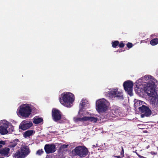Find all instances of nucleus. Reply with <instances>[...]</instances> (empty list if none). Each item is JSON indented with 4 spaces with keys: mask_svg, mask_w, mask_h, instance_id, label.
<instances>
[{
    "mask_svg": "<svg viewBox=\"0 0 158 158\" xmlns=\"http://www.w3.org/2000/svg\"><path fill=\"white\" fill-rule=\"evenodd\" d=\"M152 77V76L149 75L144 76L145 79L150 80L148 81V82L145 84L144 91L147 93L148 96L152 97L150 103L154 106L158 103V95L155 90V88L156 87V83H157V81L154 79L151 80Z\"/></svg>",
    "mask_w": 158,
    "mask_h": 158,
    "instance_id": "nucleus-1",
    "label": "nucleus"
},
{
    "mask_svg": "<svg viewBox=\"0 0 158 158\" xmlns=\"http://www.w3.org/2000/svg\"><path fill=\"white\" fill-rule=\"evenodd\" d=\"M74 95L69 92H64L61 95V97L59 98L60 103L67 107L71 106V104L74 101Z\"/></svg>",
    "mask_w": 158,
    "mask_h": 158,
    "instance_id": "nucleus-2",
    "label": "nucleus"
},
{
    "mask_svg": "<svg viewBox=\"0 0 158 158\" xmlns=\"http://www.w3.org/2000/svg\"><path fill=\"white\" fill-rule=\"evenodd\" d=\"M30 106V105L27 104L22 105L19 107V114L25 118H28L31 114L32 112V109Z\"/></svg>",
    "mask_w": 158,
    "mask_h": 158,
    "instance_id": "nucleus-3",
    "label": "nucleus"
},
{
    "mask_svg": "<svg viewBox=\"0 0 158 158\" xmlns=\"http://www.w3.org/2000/svg\"><path fill=\"white\" fill-rule=\"evenodd\" d=\"M29 148L27 146L22 147L14 155V158H24L30 153Z\"/></svg>",
    "mask_w": 158,
    "mask_h": 158,
    "instance_id": "nucleus-4",
    "label": "nucleus"
},
{
    "mask_svg": "<svg viewBox=\"0 0 158 158\" xmlns=\"http://www.w3.org/2000/svg\"><path fill=\"white\" fill-rule=\"evenodd\" d=\"M75 155L80 157L82 158L88 154V151L85 146H78L76 147L73 150Z\"/></svg>",
    "mask_w": 158,
    "mask_h": 158,
    "instance_id": "nucleus-5",
    "label": "nucleus"
},
{
    "mask_svg": "<svg viewBox=\"0 0 158 158\" xmlns=\"http://www.w3.org/2000/svg\"><path fill=\"white\" fill-rule=\"evenodd\" d=\"M107 102L105 99H100L98 101L96 104V109L98 112H103L108 108Z\"/></svg>",
    "mask_w": 158,
    "mask_h": 158,
    "instance_id": "nucleus-6",
    "label": "nucleus"
},
{
    "mask_svg": "<svg viewBox=\"0 0 158 158\" xmlns=\"http://www.w3.org/2000/svg\"><path fill=\"white\" fill-rule=\"evenodd\" d=\"M133 86V82L130 81H126L123 84L124 90L127 92V94L131 96L133 95L132 93Z\"/></svg>",
    "mask_w": 158,
    "mask_h": 158,
    "instance_id": "nucleus-7",
    "label": "nucleus"
},
{
    "mask_svg": "<svg viewBox=\"0 0 158 158\" xmlns=\"http://www.w3.org/2000/svg\"><path fill=\"white\" fill-rule=\"evenodd\" d=\"M97 120L98 119L97 118L91 116H84L81 118L77 117L74 118V120L75 122L89 121L90 122H93L96 123L97 122Z\"/></svg>",
    "mask_w": 158,
    "mask_h": 158,
    "instance_id": "nucleus-8",
    "label": "nucleus"
},
{
    "mask_svg": "<svg viewBox=\"0 0 158 158\" xmlns=\"http://www.w3.org/2000/svg\"><path fill=\"white\" fill-rule=\"evenodd\" d=\"M52 117L54 121L57 122L61 118V113L59 110L53 108L52 110Z\"/></svg>",
    "mask_w": 158,
    "mask_h": 158,
    "instance_id": "nucleus-9",
    "label": "nucleus"
},
{
    "mask_svg": "<svg viewBox=\"0 0 158 158\" xmlns=\"http://www.w3.org/2000/svg\"><path fill=\"white\" fill-rule=\"evenodd\" d=\"M118 91V89L117 88L113 89L109 92V96H111L112 98L117 97L120 99L123 98L122 93Z\"/></svg>",
    "mask_w": 158,
    "mask_h": 158,
    "instance_id": "nucleus-10",
    "label": "nucleus"
},
{
    "mask_svg": "<svg viewBox=\"0 0 158 158\" xmlns=\"http://www.w3.org/2000/svg\"><path fill=\"white\" fill-rule=\"evenodd\" d=\"M8 122L0 121V133L1 135H4L8 133Z\"/></svg>",
    "mask_w": 158,
    "mask_h": 158,
    "instance_id": "nucleus-11",
    "label": "nucleus"
},
{
    "mask_svg": "<svg viewBox=\"0 0 158 158\" xmlns=\"http://www.w3.org/2000/svg\"><path fill=\"white\" fill-rule=\"evenodd\" d=\"M138 109L144 116L148 117L151 115L152 111L149 108L145 105H142L141 106L139 107Z\"/></svg>",
    "mask_w": 158,
    "mask_h": 158,
    "instance_id": "nucleus-12",
    "label": "nucleus"
},
{
    "mask_svg": "<svg viewBox=\"0 0 158 158\" xmlns=\"http://www.w3.org/2000/svg\"><path fill=\"white\" fill-rule=\"evenodd\" d=\"M33 125V124L31 122L28 123L27 121L22 122L19 126V128L23 130H25Z\"/></svg>",
    "mask_w": 158,
    "mask_h": 158,
    "instance_id": "nucleus-13",
    "label": "nucleus"
},
{
    "mask_svg": "<svg viewBox=\"0 0 158 158\" xmlns=\"http://www.w3.org/2000/svg\"><path fill=\"white\" fill-rule=\"evenodd\" d=\"M44 149L47 154L53 153L55 151V146L54 144H46L44 147Z\"/></svg>",
    "mask_w": 158,
    "mask_h": 158,
    "instance_id": "nucleus-14",
    "label": "nucleus"
},
{
    "mask_svg": "<svg viewBox=\"0 0 158 158\" xmlns=\"http://www.w3.org/2000/svg\"><path fill=\"white\" fill-rule=\"evenodd\" d=\"M10 149L8 148H5L0 149V154L2 156L0 158L5 157H8L10 156Z\"/></svg>",
    "mask_w": 158,
    "mask_h": 158,
    "instance_id": "nucleus-15",
    "label": "nucleus"
},
{
    "mask_svg": "<svg viewBox=\"0 0 158 158\" xmlns=\"http://www.w3.org/2000/svg\"><path fill=\"white\" fill-rule=\"evenodd\" d=\"M105 117L111 120L116 116V115L111 111L105 113L104 114Z\"/></svg>",
    "mask_w": 158,
    "mask_h": 158,
    "instance_id": "nucleus-16",
    "label": "nucleus"
},
{
    "mask_svg": "<svg viewBox=\"0 0 158 158\" xmlns=\"http://www.w3.org/2000/svg\"><path fill=\"white\" fill-rule=\"evenodd\" d=\"M35 132V131L33 130H28L24 132L23 135L25 137H28L33 135Z\"/></svg>",
    "mask_w": 158,
    "mask_h": 158,
    "instance_id": "nucleus-17",
    "label": "nucleus"
},
{
    "mask_svg": "<svg viewBox=\"0 0 158 158\" xmlns=\"http://www.w3.org/2000/svg\"><path fill=\"white\" fill-rule=\"evenodd\" d=\"M33 121L35 124H38L43 121V118H40L39 116H35L33 118Z\"/></svg>",
    "mask_w": 158,
    "mask_h": 158,
    "instance_id": "nucleus-18",
    "label": "nucleus"
},
{
    "mask_svg": "<svg viewBox=\"0 0 158 158\" xmlns=\"http://www.w3.org/2000/svg\"><path fill=\"white\" fill-rule=\"evenodd\" d=\"M143 103H144V102L143 101L139 100H137L136 102H135L134 104V107L135 108H138L141 105H142V104Z\"/></svg>",
    "mask_w": 158,
    "mask_h": 158,
    "instance_id": "nucleus-19",
    "label": "nucleus"
},
{
    "mask_svg": "<svg viewBox=\"0 0 158 158\" xmlns=\"http://www.w3.org/2000/svg\"><path fill=\"white\" fill-rule=\"evenodd\" d=\"M158 44V38H156L151 40L150 41V44L152 46H154Z\"/></svg>",
    "mask_w": 158,
    "mask_h": 158,
    "instance_id": "nucleus-20",
    "label": "nucleus"
},
{
    "mask_svg": "<svg viewBox=\"0 0 158 158\" xmlns=\"http://www.w3.org/2000/svg\"><path fill=\"white\" fill-rule=\"evenodd\" d=\"M8 131L10 132H11L13 131L14 130V127L12 125L10 124L8 122Z\"/></svg>",
    "mask_w": 158,
    "mask_h": 158,
    "instance_id": "nucleus-21",
    "label": "nucleus"
},
{
    "mask_svg": "<svg viewBox=\"0 0 158 158\" xmlns=\"http://www.w3.org/2000/svg\"><path fill=\"white\" fill-rule=\"evenodd\" d=\"M112 47L114 48H116L119 44V41L115 40L112 42Z\"/></svg>",
    "mask_w": 158,
    "mask_h": 158,
    "instance_id": "nucleus-22",
    "label": "nucleus"
},
{
    "mask_svg": "<svg viewBox=\"0 0 158 158\" xmlns=\"http://www.w3.org/2000/svg\"><path fill=\"white\" fill-rule=\"evenodd\" d=\"M125 41H121L120 43L119 42L118 47L120 48H123L125 46V44L124 43Z\"/></svg>",
    "mask_w": 158,
    "mask_h": 158,
    "instance_id": "nucleus-23",
    "label": "nucleus"
},
{
    "mask_svg": "<svg viewBox=\"0 0 158 158\" xmlns=\"http://www.w3.org/2000/svg\"><path fill=\"white\" fill-rule=\"evenodd\" d=\"M44 152L42 149L38 150L36 152V154L39 156L41 155Z\"/></svg>",
    "mask_w": 158,
    "mask_h": 158,
    "instance_id": "nucleus-24",
    "label": "nucleus"
},
{
    "mask_svg": "<svg viewBox=\"0 0 158 158\" xmlns=\"http://www.w3.org/2000/svg\"><path fill=\"white\" fill-rule=\"evenodd\" d=\"M127 47L129 48L130 49L133 46V44L130 42H128L127 44Z\"/></svg>",
    "mask_w": 158,
    "mask_h": 158,
    "instance_id": "nucleus-25",
    "label": "nucleus"
},
{
    "mask_svg": "<svg viewBox=\"0 0 158 158\" xmlns=\"http://www.w3.org/2000/svg\"><path fill=\"white\" fill-rule=\"evenodd\" d=\"M17 144V143H12L9 145L8 147L10 148H14Z\"/></svg>",
    "mask_w": 158,
    "mask_h": 158,
    "instance_id": "nucleus-26",
    "label": "nucleus"
},
{
    "mask_svg": "<svg viewBox=\"0 0 158 158\" xmlns=\"http://www.w3.org/2000/svg\"><path fill=\"white\" fill-rule=\"evenodd\" d=\"M5 144V142L3 141H0V148L2 147L1 144Z\"/></svg>",
    "mask_w": 158,
    "mask_h": 158,
    "instance_id": "nucleus-27",
    "label": "nucleus"
},
{
    "mask_svg": "<svg viewBox=\"0 0 158 158\" xmlns=\"http://www.w3.org/2000/svg\"><path fill=\"white\" fill-rule=\"evenodd\" d=\"M68 146V145H63L61 146V147H60V148H66Z\"/></svg>",
    "mask_w": 158,
    "mask_h": 158,
    "instance_id": "nucleus-28",
    "label": "nucleus"
},
{
    "mask_svg": "<svg viewBox=\"0 0 158 158\" xmlns=\"http://www.w3.org/2000/svg\"><path fill=\"white\" fill-rule=\"evenodd\" d=\"M83 103V102L82 103L80 104V105L81 106V108H83L84 107V105Z\"/></svg>",
    "mask_w": 158,
    "mask_h": 158,
    "instance_id": "nucleus-29",
    "label": "nucleus"
},
{
    "mask_svg": "<svg viewBox=\"0 0 158 158\" xmlns=\"http://www.w3.org/2000/svg\"><path fill=\"white\" fill-rule=\"evenodd\" d=\"M123 153H124L123 149V148L122 147V152H121V155L123 154Z\"/></svg>",
    "mask_w": 158,
    "mask_h": 158,
    "instance_id": "nucleus-30",
    "label": "nucleus"
},
{
    "mask_svg": "<svg viewBox=\"0 0 158 158\" xmlns=\"http://www.w3.org/2000/svg\"><path fill=\"white\" fill-rule=\"evenodd\" d=\"M151 154H155L154 152H151Z\"/></svg>",
    "mask_w": 158,
    "mask_h": 158,
    "instance_id": "nucleus-31",
    "label": "nucleus"
},
{
    "mask_svg": "<svg viewBox=\"0 0 158 158\" xmlns=\"http://www.w3.org/2000/svg\"><path fill=\"white\" fill-rule=\"evenodd\" d=\"M93 147H96L95 145H93Z\"/></svg>",
    "mask_w": 158,
    "mask_h": 158,
    "instance_id": "nucleus-32",
    "label": "nucleus"
},
{
    "mask_svg": "<svg viewBox=\"0 0 158 158\" xmlns=\"http://www.w3.org/2000/svg\"><path fill=\"white\" fill-rule=\"evenodd\" d=\"M116 158H121L119 156H118Z\"/></svg>",
    "mask_w": 158,
    "mask_h": 158,
    "instance_id": "nucleus-33",
    "label": "nucleus"
},
{
    "mask_svg": "<svg viewBox=\"0 0 158 158\" xmlns=\"http://www.w3.org/2000/svg\"><path fill=\"white\" fill-rule=\"evenodd\" d=\"M139 157H140V158H144L143 156H139Z\"/></svg>",
    "mask_w": 158,
    "mask_h": 158,
    "instance_id": "nucleus-34",
    "label": "nucleus"
},
{
    "mask_svg": "<svg viewBox=\"0 0 158 158\" xmlns=\"http://www.w3.org/2000/svg\"><path fill=\"white\" fill-rule=\"evenodd\" d=\"M124 51V50L123 51V50H122L121 51H119V52H122Z\"/></svg>",
    "mask_w": 158,
    "mask_h": 158,
    "instance_id": "nucleus-35",
    "label": "nucleus"
},
{
    "mask_svg": "<svg viewBox=\"0 0 158 158\" xmlns=\"http://www.w3.org/2000/svg\"><path fill=\"white\" fill-rule=\"evenodd\" d=\"M17 140H18V139H16V141H17Z\"/></svg>",
    "mask_w": 158,
    "mask_h": 158,
    "instance_id": "nucleus-36",
    "label": "nucleus"
}]
</instances>
